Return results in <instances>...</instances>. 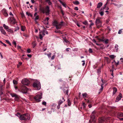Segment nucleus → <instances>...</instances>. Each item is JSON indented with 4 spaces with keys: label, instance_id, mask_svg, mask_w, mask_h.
<instances>
[{
    "label": "nucleus",
    "instance_id": "18",
    "mask_svg": "<svg viewBox=\"0 0 123 123\" xmlns=\"http://www.w3.org/2000/svg\"><path fill=\"white\" fill-rule=\"evenodd\" d=\"M113 94H114L117 91V88L115 87H114L113 88Z\"/></svg>",
    "mask_w": 123,
    "mask_h": 123
},
{
    "label": "nucleus",
    "instance_id": "10",
    "mask_svg": "<svg viewBox=\"0 0 123 123\" xmlns=\"http://www.w3.org/2000/svg\"><path fill=\"white\" fill-rule=\"evenodd\" d=\"M69 91V87H64L63 89V91L64 93H65L67 95V97H68L69 95L68 94V92Z\"/></svg>",
    "mask_w": 123,
    "mask_h": 123
},
{
    "label": "nucleus",
    "instance_id": "26",
    "mask_svg": "<svg viewBox=\"0 0 123 123\" xmlns=\"http://www.w3.org/2000/svg\"><path fill=\"white\" fill-rule=\"evenodd\" d=\"M82 95L83 97L84 98H85L86 97V96H87V94L86 93H82Z\"/></svg>",
    "mask_w": 123,
    "mask_h": 123
},
{
    "label": "nucleus",
    "instance_id": "3",
    "mask_svg": "<svg viewBox=\"0 0 123 123\" xmlns=\"http://www.w3.org/2000/svg\"><path fill=\"white\" fill-rule=\"evenodd\" d=\"M63 23V21L61 22V23H58L56 21H54L53 22V25H55L57 29H59L61 28L63 25L62 24Z\"/></svg>",
    "mask_w": 123,
    "mask_h": 123
},
{
    "label": "nucleus",
    "instance_id": "25",
    "mask_svg": "<svg viewBox=\"0 0 123 123\" xmlns=\"http://www.w3.org/2000/svg\"><path fill=\"white\" fill-rule=\"evenodd\" d=\"M25 27L24 26H21V30L23 31H25Z\"/></svg>",
    "mask_w": 123,
    "mask_h": 123
},
{
    "label": "nucleus",
    "instance_id": "19",
    "mask_svg": "<svg viewBox=\"0 0 123 123\" xmlns=\"http://www.w3.org/2000/svg\"><path fill=\"white\" fill-rule=\"evenodd\" d=\"M58 0L64 7H66V4L63 2L61 1V0Z\"/></svg>",
    "mask_w": 123,
    "mask_h": 123
},
{
    "label": "nucleus",
    "instance_id": "42",
    "mask_svg": "<svg viewBox=\"0 0 123 123\" xmlns=\"http://www.w3.org/2000/svg\"><path fill=\"white\" fill-rule=\"evenodd\" d=\"M39 38L41 39H42L43 37L42 36V35L41 34H40L39 35Z\"/></svg>",
    "mask_w": 123,
    "mask_h": 123
},
{
    "label": "nucleus",
    "instance_id": "33",
    "mask_svg": "<svg viewBox=\"0 0 123 123\" xmlns=\"http://www.w3.org/2000/svg\"><path fill=\"white\" fill-rule=\"evenodd\" d=\"M43 23L45 25H47L48 24V22L45 21V20H44L43 21Z\"/></svg>",
    "mask_w": 123,
    "mask_h": 123
},
{
    "label": "nucleus",
    "instance_id": "30",
    "mask_svg": "<svg viewBox=\"0 0 123 123\" xmlns=\"http://www.w3.org/2000/svg\"><path fill=\"white\" fill-rule=\"evenodd\" d=\"M118 46L116 44L115 47V49H116V51H117L118 50Z\"/></svg>",
    "mask_w": 123,
    "mask_h": 123
},
{
    "label": "nucleus",
    "instance_id": "21",
    "mask_svg": "<svg viewBox=\"0 0 123 123\" xmlns=\"http://www.w3.org/2000/svg\"><path fill=\"white\" fill-rule=\"evenodd\" d=\"M3 27H4V28L6 29L7 31L9 28L8 26L6 25L5 24H4L3 25Z\"/></svg>",
    "mask_w": 123,
    "mask_h": 123
},
{
    "label": "nucleus",
    "instance_id": "13",
    "mask_svg": "<svg viewBox=\"0 0 123 123\" xmlns=\"http://www.w3.org/2000/svg\"><path fill=\"white\" fill-rule=\"evenodd\" d=\"M25 121L29 120L30 118V115L26 113L25 114Z\"/></svg>",
    "mask_w": 123,
    "mask_h": 123
},
{
    "label": "nucleus",
    "instance_id": "51",
    "mask_svg": "<svg viewBox=\"0 0 123 123\" xmlns=\"http://www.w3.org/2000/svg\"><path fill=\"white\" fill-rule=\"evenodd\" d=\"M21 15L22 17V18H24V17H25V15L23 13H21Z\"/></svg>",
    "mask_w": 123,
    "mask_h": 123
},
{
    "label": "nucleus",
    "instance_id": "36",
    "mask_svg": "<svg viewBox=\"0 0 123 123\" xmlns=\"http://www.w3.org/2000/svg\"><path fill=\"white\" fill-rule=\"evenodd\" d=\"M68 105L69 106H70L71 105V103L70 102V100L69 99H68Z\"/></svg>",
    "mask_w": 123,
    "mask_h": 123
},
{
    "label": "nucleus",
    "instance_id": "45",
    "mask_svg": "<svg viewBox=\"0 0 123 123\" xmlns=\"http://www.w3.org/2000/svg\"><path fill=\"white\" fill-rule=\"evenodd\" d=\"M0 43L2 44L5 47L6 46V45L5 43H3L1 41H0Z\"/></svg>",
    "mask_w": 123,
    "mask_h": 123
},
{
    "label": "nucleus",
    "instance_id": "28",
    "mask_svg": "<svg viewBox=\"0 0 123 123\" xmlns=\"http://www.w3.org/2000/svg\"><path fill=\"white\" fill-rule=\"evenodd\" d=\"M109 57L111 59H113L116 57V56L114 55H110Z\"/></svg>",
    "mask_w": 123,
    "mask_h": 123
},
{
    "label": "nucleus",
    "instance_id": "50",
    "mask_svg": "<svg viewBox=\"0 0 123 123\" xmlns=\"http://www.w3.org/2000/svg\"><path fill=\"white\" fill-rule=\"evenodd\" d=\"M83 24L85 25H87V21H85L83 22Z\"/></svg>",
    "mask_w": 123,
    "mask_h": 123
},
{
    "label": "nucleus",
    "instance_id": "34",
    "mask_svg": "<svg viewBox=\"0 0 123 123\" xmlns=\"http://www.w3.org/2000/svg\"><path fill=\"white\" fill-rule=\"evenodd\" d=\"M26 15H27L28 16H31V17H32V15L30 13H29L28 12H26Z\"/></svg>",
    "mask_w": 123,
    "mask_h": 123
},
{
    "label": "nucleus",
    "instance_id": "4",
    "mask_svg": "<svg viewBox=\"0 0 123 123\" xmlns=\"http://www.w3.org/2000/svg\"><path fill=\"white\" fill-rule=\"evenodd\" d=\"M42 94L40 93L39 94H38L35 96L34 97V99L36 101L39 102L40 101V99L42 98Z\"/></svg>",
    "mask_w": 123,
    "mask_h": 123
},
{
    "label": "nucleus",
    "instance_id": "17",
    "mask_svg": "<svg viewBox=\"0 0 123 123\" xmlns=\"http://www.w3.org/2000/svg\"><path fill=\"white\" fill-rule=\"evenodd\" d=\"M62 37L63 39V42H66V43H67L69 42V41L67 40V38L65 36V35H62Z\"/></svg>",
    "mask_w": 123,
    "mask_h": 123
},
{
    "label": "nucleus",
    "instance_id": "43",
    "mask_svg": "<svg viewBox=\"0 0 123 123\" xmlns=\"http://www.w3.org/2000/svg\"><path fill=\"white\" fill-rule=\"evenodd\" d=\"M89 51L90 53H92V49L91 48H89Z\"/></svg>",
    "mask_w": 123,
    "mask_h": 123
},
{
    "label": "nucleus",
    "instance_id": "27",
    "mask_svg": "<svg viewBox=\"0 0 123 123\" xmlns=\"http://www.w3.org/2000/svg\"><path fill=\"white\" fill-rule=\"evenodd\" d=\"M32 46L33 47V48H34L37 45V44L36 43V42H33L32 43Z\"/></svg>",
    "mask_w": 123,
    "mask_h": 123
},
{
    "label": "nucleus",
    "instance_id": "46",
    "mask_svg": "<svg viewBox=\"0 0 123 123\" xmlns=\"http://www.w3.org/2000/svg\"><path fill=\"white\" fill-rule=\"evenodd\" d=\"M22 64V63L21 62H19V65H18L17 67L18 68L19 66L21 65Z\"/></svg>",
    "mask_w": 123,
    "mask_h": 123
},
{
    "label": "nucleus",
    "instance_id": "53",
    "mask_svg": "<svg viewBox=\"0 0 123 123\" xmlns=\"http://www.w3.org/2000/svg\"><path fill=\"white\" fill-rule=\"evenodd\" d=\"M49 17H47L46 18H45L44 20H45V21H47L48 22V21L49 20Z\"/></svg>",
    "mask_w": 123,
    "mask_h": 123
},
{
    "label": "nucleus",
    "instance_id": "9",
    "mask_svg": "<svg viewBox=\"0 0 123 123\" xmlns=\"http://www.w3.org/2000/svg\"><path fill=\"white\" fill-rule=\"evenodd\" d=\"M96 24L98 27H99L101 25V21L99 18H97L96 20Z\"/></svg>",
    "mask_w": 123,
    "mask_h": 123
},
{
    "label": "nucleus",
    "instance_id": "58",
    "mask_svg": "<svg viewBox=\"0 0 123 123\" xmlns=\"http://www.w3.org/2000/svg\"><path fill=\"white\" fill-rule=\"evenodd\" d=\"M55 57V55H54L52 56L51 57V59L52 60H53L54 59Z\"/></svg>",
    "mask_w": 123,
    "mask_h": 123
},
{
    "label": "nucleus",
    "instance_id": "39",
    "mask_svg": "<svg viewBox=\"0 0 123 123\" xmlns=\"http://www.w3.org/2000/svg\"><path fill=\"white\" fill-rule=\"evenodd\" d=\"M108 4V2L107 1L105 4L104 5V7L103 8H106V7L107 6Z\"/></svg>",
    "mask_w": 123,
    "mask_h": 123
},
{
    "label": "nucleus",
    "instance_id": "63",
    "mask_svg": "<svg viewBox=\"0 0 123 123\" xmlns=\"http://www.w3.org/2000/svg\"><path fill=\"white\" fill-rule=\"evenodd\" d=\"M27 56L29 57H31V55L30 54H28L27 55Z\"/></svg>",
    "mask_w": 123,
    "mask_h": 123
},
{
    "label": "nucleus",
    "instance_id": "14",
    "mask_svg": "<svg viewBox=\"0 0 123 123\" xmlns=\"http://www.w3.org/2000/svg\"><path fill=\"white\" fill-rule=\"evenodd\" d=\"M2 12L3 15L5 16H7L8 15L7 14L6 10L4 8H3L2 10Z\"/></svg>",
    "mask_w": 123,
    "mask_h": 123
},
{
    "label": "nucleus",
    "instance_id": "20",
    "mask_svg": "<svg viewBox=\"0 0 123 123\" xmlns=\"http://www.w3.org/2000/svg\"><path fill=\"white\" fill-rule=\"evenodd\" d=\"M102 2H99L97 4V8H100L102 5Z\"/></svg>",
    "mask_w": 123,
    "mask_h": 123
},
{
    "label": "nucleus",
    "instance_id": "5",
    "mask_svg": "<svg viewBox=\"0 0 123 123\" xmlns=\"http://www.w3.org/2000/svg\"><path fill=\"white\" fill-rule=\"evenodd\" d=\"M21 92L23 93H26L27 92L28 88L24 86H22L20 88Z\"/></svg>",
    "mask_w": 123,
    "mask_h": 123
},
{
    "label": "nucleus",
    "instance_id": "38",
    "mask_svg": "<svg viewBox=\"0 0 123 123\" xmlns=\"http://www.w3.org/2000/svg\"><path fill=\"white\" fill-rule=\"evenodd\" d=\"M63 102L62 100H60L58 103V104L60 105L63 103Z\"/></svg>",
    "mask_w": 123,
    "mask_h": 123
},
{
    "label": "nucleus",
    "instance_id": "60",
    "mask_svg": "<svg viewBox=\"0 0 123 123\" xmlns=\"http://www.w3.org/2000/svg\"><path fill=\"white\" fill-rule=\"evenodd\" d=\"M61 12L62 15H64L62 9H61Z\"/></svg>",
    "mask_w": 123,
    "mask_h": 123
},
{
    "label": "nucleus",
    "instance_id": "2",
    "mask_svg": "<svg viewBox=\"0 0 123 123\" xmlns=\"http://www.w3.org/2000/svg\"><path fill=\"white\" fill-rule=\"evenodd\" d=\"M39 10L40 12L43 13H45L47 15L49 14V12L50 11L49 8H40Z\"/></svg>",
    "mask_w": 123,
    "mask_h": 123
},
{
    "label": "nucleus",
    "instance_id": "64",
    "mask_svg": "<svg viewBox=\"0 0 123 123\" xmlns=\"http://www.w3.org/2000/svg\"><path fill=\"white\" fill-rule=\"evenodd\" d=\"M38 16V15H37V12H35V13L34 14V16Z\"/></svg>",
    "mask_w": 123,
    "mask_h": 123
},
{
    "label": "nucleus",
    "instance_id": "41",
    "mask_svg": "<svg viewBox=\"0 0 123 123\" xmlns=\"http://www.w3.org/2000/svg\"><path fill=\"white\" fill-rule=\"evenodd\" d=\"M6 42L8 44H9L11 46V43H10V42L8 40H6Z\"/></svg>",
    "mask_w": 123,
    "mask_h": 123
},
{
    "label": "nucleus",
    "instance_id": "37",
    "mask_svg": "<svg viewBox=\"0 0 123 123\" xmlns=\"http://www.w3.org/2000/svg\"><path fill=\"white\" fill-rule=\"evenodd\" d=\"M13 83L14 84L16 85L17 84L18 82L16 80H13Z\"/></svg>",
    "mask_w": 123,
    "mask_h": 123
},
{
    "label": "nucleus",
    "instance_id": "57",
    "mask_svg": "<svg viewBox=\"0 0 123 123\" xmlns=\"http://www.w3.org/2000/svg\"><path fill=\"white\" fill-rule=\"evenodd\" d=\"M60 105L58 104V105L57 106V108L58 109H59L60 108Z\"/></svg>",
    "mask_w": 123,
    "mask_h": 123
},
{
    "label": "nucleus",
    "instance_id": "49",
    "mask_svg": "<svg viewBox=\"0 0 123 123\" xmlns=\"http://www.w3.org/2000/svg\"><path fill=\"white\" fill-rule=\"evenodd\" d=\"M55 32L57 33H62L60 31H55Z\"/></svg>",
    "mask_w": 123,
    "mask_h": 123
},
{
    "label": "nucleus",
    "instance_id": "44",
    "mask_svg": "<svg viewBox=\"0 0 123 123\" xmlns=\"http://www.w3.org/2000/svg\"><path fill=\"white\" fill-rule=\"evenodd\" d=\"M36 17L35 18V20L36 21V20H38L39 18V16H35Z\"/></svg>",
    "mask_w": 123,
    "mask_h": 123
},
{
    "label": "nucleus",
    "instance_id": "29",
    "mask_svg": "<svg viewBox=\"0 0 123 123\" xmlns=\"http://www.w3.org/2000/svg\"><path fill=\"white\" fill-rule=\"evenodd\" d=\"M73 4L75 5H78L79 4V1H73Z\"/></svg>",
    "mask_w": 123,
    "mask_h": 123
},
{
    "label": "nucleus",
    "instance_id": "55",
    "mask_svg": "<svg viewBox=\"0 0 123 123\" xmlns=\"http://www.w3.org/2000/svg\"><path fill=\"white\" fill-rule=\"evenodd\" d=\"M42 104L44 105H46V102L45 101L43 102L42 103Z\"/></svg>",
    "mask_w": 123,
    "mask_h": 123
},
{
    "label": "nucleus",
    "instance_id": "24",
    "mask_svg": "<svg viewBox=\"0 0 123 123\" xmlns=\"http://www.w3.org/2000/svg\"><path fill=\"white\" fill-rule=\"evenodd\" d=\"M7 31L8 32L11 33H13L14 32V31L13 30L11 29H9L8 28V30H7Z\"/></svg>",
    "mask_w": 123,
    "mask_h": 123
},
{
    "label": "nucleus",
    "instance_id": "52",
    "mask_svg": "<svg viewBox=\"0 0 123 123\" xmlns=\"http://www.w3.org/2000/svg\"><path fill=\"white\" fill-rule=\"evenodd\" d=\"M103 84H101V88L100 89V90H101V91H102V90L103 89Z\"/></svg>",
    "mask_w": 123,
    "mask_h": 123
},
{
    "label": "nucleus",
    "instance_id": "61",
    "mask_svg": "<svg viewBox=\"0 0 123 123\" xmlns=\"http://www.w3.org/2000/svg\"><path fill=\"white\" fill-rule=\"evenodd\" d=\"M122 31L121 30H120L119 31L118 33L119 34H120L121 33Z\"/></svg>",
    "mask_w": 123,
    "mask_h": 123
},
{
    "label": "nucleus",
    "instance_id": "32",
    "mask_svg": "<svg viewBox=\"0 0 123 123\" xmlns=\"http://www.w3.org/2000/svg\"><path fill=\"white\" fill-rule=\"evenodd\" d=\"M1 32L2 34L4 35H6V33L5 31L4 30H3L1 31Z\"/></svg>",
    "mask_w": 123,
    "mask_h": 123
},
{
    "label": "nucleus",
    "instance_id": "22",
    "mask_svg": "<svg viewBox=\"0 0 123 123\" xmlns=\"http://www.w3.org/2000/svg\"><path fill=\"white\" fill-rule=\"evenodd\" d=\"M46 2H47L49 5H51L52 3L50 0H45Z\"/></svg>",
    "mask_w": 123,
    "mask_h": 123
},
{
    "label": "nucleus",
    "instance_id": "15",
    "mask_svg": "<svg viewBox=\"0 0 123 123\" xmlns=\"http://www.w3.org/2000/svg\"><path fill=\"white\" fill-rule=\"evenodd\" d=\"M105 8H101L100 10V11L99 12V13L100 14V15L101 16H103L104 14V9Z\"/></svg>",
    "mask_w": 123,
    "mask_h": 123
},
{
    "label": "nucleus",
    "instance_id": "48",
    "mask_svg": "<svg viewBox=\"0 0 123 123\" xmlns=\"http://www.w3.org/2000/svg\"><path fill=\"white\" fill-rule=\"evenodd\" d=\"M27 52L28 53H30L31 52V50L30 49H28L27 50Z\"/></svg>",
    "mask_w": 123,
    "mask_h": 123
},
{
    "label": "nucleus",
    "instance_id": "16",
    "mask_svg": "<svg viewBox=\"0 0 123 123\" xmlns=\"http://www.w3.org/2000/svg\"><path fill=\"white\" fill-rule=\"evenodd\" d=\"M19 119L21 120H25V114H23L20 115L19 117Z\"/></svg>",
    "mask_w": 123,
    "mask_h": 123
},
{
    "label": "nucleus",
    "instance_id": "23",
    "mask_svg": "<svg viewBox=\"0 0 123 123\" xmlns=\"http://www.w3.org/2000/svg\"><path fill=\"white\" fill-rule=\"evenodd\" d=\"M45 32V30H43L42 31H41L40 32V33H41L42 35L43 36H44L45 35L44 33Z\"/></svg>",
    "mask_w": 123,
    "mask_h": 123
},
{
    "label": "nucleus",
    "instance_id": "6",
    "mask_svg": "<svg viewBox=\"0 0 123 123\" xmlns=\"http://www.w3.org/2000/svg\"><path fill=\"white\" fill-rule=\"evenodd\" d=\"M11 95L12 97H14L15 100L16 101H18L19 99V96L15 93H13L10 94Z\"/></svg>",
    "mask_w": 123,
    "mask_h": 123
},
{
    "label": "nucleus",
    "instance_id": "59",
    "mask_svg": "<svg viewBox=\"0 0 123 123\" xmlns=\"http://www.w3.org/2000/svg\"><path fill=\"white\" fill-rule=\"evenodd\" d=\"M12 44L14 45H16L17 44L16 42L15 41H13L12 42Z\"/></svg>",
    "mask_w": 123,
    "mask_h": 123
},
{
    "label": "nucleus",
    "instance_id": "35",
    "mask_svg": "<svg viewBox=\"0 0 123 123\" xmlns=\"http://www.w3.org/2000/svg\"><path fill=\"white\" fill-rule=\"evenodd\" d=\"M94 113V112L93 111L92 112L91 115V118H92V119H94V116L93 114V113Z\"/></svg>",
    "mask_w": 123,
    "mask_h": 123
},
{
    "label": "nucleus",
    "instance_id": "1",
    "mask_svg": "<svg viewBox=\"0 0 123 123\" xmlns=\"http://www.w3.org/2000/svg\"><path fill=\"white\" fill-rule=\"evenodd\" d=\"M33 86L37 90H39L41 88L40 83L37 80L34 81L33 84Z\"/></svg>",
    "mask_w": 123,
    "mask_h": 123
},
{
    "label": "nucleus",
    "instance_id": "62",
    "mask_svg": "<svg viewBox=\"0 0 123 123\" xmlns=\"http://www.w3.org/2000/svg\"><path fill=\"white\" fill-rule=\"evenodd\" d=\"M4 30L2 27L1 26L0 27V31H1Z\"/></svg>",
    "mask_w": 123,
    "mask_h": 123
},
{
    "label": "nucleus",
    "instance_id": "31",
    "mask_svg": "<svg viewBox=\"0 0 123 123\" xmlns=\"http://www.w3.org/2000/svg\"><path fill=\"white\" fill-rule=\"evenodd\" d=\"M19 28L18 27H15L14 29V31L16 32V31H17L19 30Z\"/></svg>",
    "mask_w": 123,
    "mask_h": 123
},
{
    "label": "nucleus",
    "instance_id": "40",
    "mask_svg": "<svg viewBox=\"0 0 123 123\" xmlns=\"http://www.w3.org/2000/svg\"><path fill=\"white\" fill-rule=\"evenodd\" d=\"M51 53H50L49 54H47V55L48 57L49 58L50 57H51Z\"/></svg>",
    "mask_w": 123,
    "mask_h": 123
},
{
    "label": "nucleus",
    "instance_id": "11",
    "mask_svg": "<svg viewBox=\"0 0 123 123\" xmlns=\"http://www.w3.org/2000/svg\"><path fill=\"white\" fill-rule=\"evenodd\" d=\"M122 97V95L121 93H119L118 96L117 97L115 101L117 102L121 99V98Z\"/></svg>",
    "mask_w": 123,
    "mask_h": 123
},
{
    "label": "nucleus",
    "instance_id": "56",
    "mask_svg": "<svg viewBox=\"0 0 123 123\" xmlns=\"http://www.w3.org/2000/svg\"><path fill=\"white\" fill-rule=\"evenodd\" d=\"M103 46H101L100 47L98 48V49H102L103 48Z\"/></svg>",
    "mask_w": 123,
    "mask_h": 123
},
{
    "label": "nucleus",
    "instance_id": "47",
    "mask_svg": "<svg viewBox=\"0 0 123 123\" xmlns=\"http://www.w3.org/2000/svg\"><path fill=\"white\" fill-rule=\"evenodd\" d=\"M119 116L121 117H123V113H119Z\"/></svg>",
    "mask_w": 123,
    "mask_h": 123
},
{
    "label": "nucleus",
    "instance_id": "54",
    "mask_svg": "<svg viewBox=\"0 0 123 123\" xmlns=\"http://www.w3.org/2000/svg\"><path fill=\"white\" fill-rule=\"evenodd\" d=\"M82 62H83V63L82 64V65L83 66H84L85 64V61L84 60H83L82 61Z\"/></svg>",
    "mask_w": 123,
    "mask_h": 123
},
{
    "label": "nucleus",
    "instance_id": "8",
    "mask_svg": "<svg viewBox=\"0 0 123 123\" xmlns=\"http://www.w3.org/2000/svg\"><path fill=\"white\" fill-rule=\"evenodd\" d=\"M98 39L99 41L105 42L106 44L108 43L109 40L107 39H105L104 37H102V38H98Z\"/></svg>",
    "mask_w": 123,
    "mask_h": 123
},
{
    "label": "nucleus",
    "instance_id": "7",
    "mask_svg": "<svg viewBox=\"0 0 123 123\" xmlns=\"http://www.w3.org/2000/svg\"><path fill=\"white\" fill-rule=\"evenodd\" d=\"M21 82L24 85H28L29 84V80L25 79H23Z\"/></svg>",
    "mask_w": 123,
    "mask_h": 123
},
{
    "label": "nucleus",
    "instance_id": "12",
    "mask_svg": "<svg viewBox=\"0 0 123 123\" xmlns=\"http://www.w3.org/2000/svg\"><path fill=\"white\" fill-rule=\"evenodd\" d=\"M10 21L11 23L13 24H15L16 23V19L13 17H11L10 19Z\"/></svg>",
    "mask_w": 123,
    "mask_h": 123
}]
</instances>
